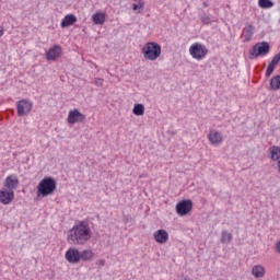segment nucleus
<instances>
[{
	"mask_svg": "<svg viewBox=\"0 0 280 280\" xmlns=\"http://www.w3.org/2000/svg\"><path fill=\"white\" fill-rule=\"evenodd\" d=\"M14 200V190H0V202L2 205H10Z\"/></svg>",
	"mask_w": 280,
	"mask_h": 280,
	"instance_id": "ddd939ff",
	"label": "nucleus"
},
{
	"mask_svg": "<svg viewBox=\"0 0 280 280\" xmlns=\"http://www.w3.org/2000/svg\"><path fill=\"white\" fill-rule=\"evenodd\" d=\"M86 119V116L80 113L79 109L70 110L68 114V124H82Z\"/></svg>",
	"mask_w": 280,
	"mask_h": 280,
	"instance_id": "6e6552de",
	"label": "nucleus"
},
{
	"mask_svg": "<svg viewBox=\"0 0 280 280\" xmlns=\"http://www.w3.org/2000/svg\"><path fill=\"white\" fill-rule=\"evenodd\" d=\"M69 264H80V249L70 247L65 255Z\"/></svg>",
	"mask_w": 280,
	"mask_h": 280,
	"instance_id": "1a4fd4ad",
	"label": "nucleus"
},
{
	"mask_svg": "<svg viewBox=\"0 0 280 280\" xmlns=\"http://www.w3.org/2000/svg\"><path fill=\"white\" fill-rule=\"evenodd\" d=\"M153 237L158 244H166L170 240V234L165 230H158L154 232Z\"/></svg>",
	"mask_w": 280,
	"mask_h": 280,
	"instance_id": "4468645a",
	"label": "nucleus"
},
{
	"mask_svg": "<svg viewBox=\"0 0 280 280\" xmlns=\"http://www.w3.org/2000/svg\"><path fill=\"white\" fill-rule=\"evenodd\" d=\"M200 19L203 25H209V23H211V18H209L207 14H202Z\"/></svg>",
	"mask_w": 280,
	"mask_h": 280,
	"instance_id": "a878e982",
	"label": "nucleus"
},
{
	"mask_svg": "<svg viewBox=\"0 0 280 280\" xmlns=\"http://www.w3.org/2000/svg\"><path fill=\"white\" fill-rule=\"evenodd\" d=\"M3 32H4L3 26H0V36H3Z\"/></svg>",
	"mask_w": 280,
	"mask_h": 280,
	"instance_id": "2f4dec72",
	"label": "nucleus"
},
{
	"mask_svg": "<svg viewBox=\"0 0 280 280\" xmlns=\"http://www.w3.org/2000/svg\"><path fill=\"white\" fill-rule=\"evenodd\" d=\"M252 275L256 278V279H261V277H264V275H266V269H264L262 266H255L252 269Z\"/></svg>",
	"mask_w": 280,
	"mask_h": 280,
	"instance_id": "6ab92c4d",
	"label": "nucleus"
},
{
	"mask_svg": "<svg viewBox=\"0 0 280 280\" xmlns=\"http://www.w3.org/2000/svg\"><path fill=\"white\" fill-rule=\"evenodd\" d=\"M32 102L28 100H21L16 103L18 115L19 117H23V115H27L32 112Z\"/></svg>",
	"mask_w": 280,
	"mask_h": 280,
	"instance_id": "0eeeda50",
	"label": "nucleus"
},
{
	"mask_svg": "<svg viewBox=\"0 0 280 280\" xmlns=\"http://www.w3.org/2000/svg\"><path fill=\"white\" fill-rule=\"evenodd\" d=\"M270 54V44L268 42H259L249 49L250 60L259 58V56H268Z\"/></svg>",
	"mask_w": 280,
	"mask_h": 280,
	"instance_id": "20e7f679",
	"label": "nucleus"
},
{
	"mask_svg": "<svg viewBox=\"0 0 280 280\" xmlns=\"http://www.w3.org/2000/svg\"><path fill=\"white\" fill-rule=\"evenodd\" d=\"M4 187L9 191H14L19 187V177L16 175H9L4 180Z\"/></svg>",
	"mask_w": 280,
	"mask_h": 280,
	"instance_id": "9b49d317",
	"label": "nucleus"
},
{
	"mask_svg": "<svg viewBox=\"0 0 280 280\" xmlns=\"http://www.w3.org/2000/svg\"><path fill=\"white\" fill-rule=\"evenodd\" d=\"M231 240H233V234L228 231H223L221 236L222 244H230Z\"/></svg>",
	"mask_w": 280,
	"mask_h": 280,
	"instance_id": "5701e85b",
	"label": "nucleus"
},
{
	"mask_svg": "<svg viewBox=\"0 0 280 280\" xmlns=\"http://www.w3.org/2000/svg\"><path fill=\"white\" fill-rule=\"evenodd\" d=\"M271 62L276 63V65H279L280 62V51L273 56Z\"/></svg>",
	"mask_w": 280,
	"mask_h": 280,
	"instance_id": "bb28decb",
	"label": "nucleus"
},
{
	"mask_svg": "<svg viewBox=\"0 0 280 280\" xmlns=\"http://www.w3.org/2000/svg\"><path fill=\"white\" fill-rule=\"evenodd\" d=\"M277 252L280 253V241L276 244Z\"/></svg>",
	"mask_w": 280,
	"mask_h": 280,
	"instance_id": "7c9ffc66",
	"label": "nucleus"
},
{
	"mask_svg": "<svg viewBox=\"0 0 280 280\" xmlns=\"http://www.w3.org/2000/svg\"><path fill=\"white\" fill-rule=\"evenodd\" d=\"M189 54L195 60H205L207 54H209V49H207L205 44L195 43L189 47Z\"/></svg>",
	"mask_w": 280,
	"mask_h": 280,
	"instance_id": "39448f33",
	"label": "nucleus"
},
{
	"mask_svg": "<svg viewBox=\"0 0 280 280\" xmlns=\"http://www.w3.org/2000/svg\"><path fill=\"white\" fill-rule=\"evenodd\" d=\"M92 21H93L94 25H104V22L106 21V14H104V13L93 14Z\"/></svg>",
	"mask_w": 280,
	"mask_h": 280,
	"instance_id": "f3484780",
	"label": "nucleus"
},
{
	"mask_svg": "<svg viewBox=\"0 0 280 280\" xmlns=\"http://www.w3.org/2000/svg\"><path fill=\"white\" fill-rule=\"evenodd\" d=\"M105 264H106V260L104 259L96 260V266L102 267V266H105Z\"/></svg>",
	"mask_w": 280,
	"mask_h": 280,
	"instance_id": "c85d7f7f",
	"label": "nucleus"
},
{
	"mask_svg": "<svg viewBox=\"0 0 280 280\" xmlns=\"http://www.w3.org/2000/svg\"><path fill=\"white\" fill-rule=\"evenodd\" d=\"M278 172L280 174V159L278 160Z\"/></svg>",
	"mask_w": 280,
	"mask_h": 280,
	"instance_id": "473e14b6",
	"label": "nucleus"
},
{
	"mask_svg": "<svg viewBox=\"0 0 280 280\" xmlns=\"http://www.w3.org/2000/svg\"><path fill=\"white\" fill-rule=\"evenodd\" d=\"M277 67V63H273V61H271L266 70V78H270V75H272V73L275 72V68Z\"/></svg>",
	"mask_w": 280,
	"mask_h": 280,
	"instance_id": "393cba45",
	"label": "nucleus"
},
{
	"mask_svg": "<svg viewBox=\"0 0 280 280\" xmlns=\"http://www.w3.org/2000/svg\"><path fill=\"white\" fill-rule=\"evenodd\" d=\"M141 8H143V5L141 3H139V4L133 3L132 10H141Z\"/></svg>",
	"mask_w": 280,
	"mask_h": 280,
	"instance_id": "c756f323",
	"label": "nucleus"
},
{
	"mask_svg": "<svg viewBox=\"0 0 280 280\" xmlns=\"http://www.w3.org/2000/svg\"><path fill=\"white\" fill-rule=\"evenodd\" d=\"M270 151V159L271 161H279L280 160V147L279 145H272L269 148Z\"/></svg>",
	"mask_w": 280,
	"mask_h": 280,
	"instance_id": "aec40b11",
	"label": "nucleus"
},
{
	"mask_svg": "<svg viewBox=\"0 0 280 280\" xmlns=\"http://www.w3.org/2000/svg\"><path fill=\"white\" fill-rule=\"evenodd\" d=\"M142 54L145 60H156L161 56V45L154 42H149L142 48Z\"/></svg>",
	"mask_w": 280,
	"mask_h": 280,
	"instance_id": "7ed1b4c3",
	"label": "nucleus"
},
{
	"mask_svg": "<svg viewBox=\"0 0 280 280\" xmlns=\"http://www.w3.org/2000/svg\"><path fill=\"white\" fill-rule=\"evenodd\" d=\"M255 30V26H253L252 24H247L244 28L245 32V38H250V36H253V32Z\"/></svg>",
	"mask_w": 280,
	"mask_h": 280,
	"instance_id": "b1692460",
	"label": "nucleus"
},
{
	"mask_svg": "<svg viewBox=\"0 0 280 280\" xmlns=\"http://www.w3.org/2000/svg\"><path fill=\"white\" fill-rule=\"evenodd\" d=\"M208 139L212 145H220L223 141L222 133L215 129L210 130Z\"/></svg>",
	"mask_w": 280,
	"mask_h": 280,
	"instance_id": "f8f14e48",
	"label": "nucleus"
},
{
	"mask_svg": "<svg viewBox=\"0 0 280 280\" xmlns=\"http://www.w3.org/2000/svg\"><path fill=\"white\" fill-rule=\"evenodd\" d=\"M269 91H280V75L272 77L269 83Z\"/></svg>",
	"mask_w": 280,
	"mask_h": 280,
	"instance_id": "dca6fc26",
	"label": "nucleus"
},
{
	"mask_svg": "<svg viewBox=\"0 0 280 280\" xmlns=\"http://www.w3.org/2000/svg\"><path fill=\"white\" fill-rule=\"evenodd\" d=\"M191 209H194V202L190 199L182 200L176 205V213L178 215H187Z\"/></svg>",
	"mask_w": 280,
	"mask_h": 280,
	"instance_id": "423d86ee",
	"label": "nucleus"
},
{
	"mask_svg": "<svg viewBox=\"0 0 280 280\" xmlns=\"http://www.w3.org/2000/svg\"><path fill=\"white\" fill-rule=\"evenodd\" d=\"M60 54H62V47L60 45H54L46 51V59L56 60V58H60Z\"/></svg>",
	"mask_w": 280,
	"mask_h": 280,
	"instance_id": "9d476101",
	"label": "nucleus"
},
{
	"mask_svg": "<svg viewBox=\"0 0 280 280\" xmlns=\"http://www.w3.org/2000/svg\"><path fill=\"white\" fill-rule=\"evenodd\" d=\"M133 115L141 117V115H145V106L143 104H136L132 109Z\"/></svg>",
	"mask_w": 280,
	"mask_h": 280,
	"instance_id": "412c9836",
	"label": "nucleus"
},
{
	"mask_svg": "<svg viewBox=\"0 0 280 280\" xmlns=\"http://www.w3.org/2000/svg\"><path fill=\"white\" fill-rule=\"evenodd\" d=\"M78 22V18L73 14H67L62 20H61V27H70V25H73L74 23Z\"/></svg>",
	"mask_w": 280,
	"mask_h": 280,
	"instance_id": "2eb2a0df",
	"label": "nucleus"
},
{
	"mask_svg": "<svg viewBox=\"0 0 280 280\" xmlns=\"http://www.w3.org/2000/svg\"><path fill=\"white\" fill-rule=\"evenodd\" d=\"M56 179L54 177H44L37 185V196L38 198H47V196H54L56 191Z\"/></svg>",
	"mask_w": 280,
	"mask_h": 280,
	"instance_id": "f03ea898",
	"label": "nucleus"
},
{
	"mask_svg": "<svg viewBox=\"0 0 280 280\" xmlns=\"http://www.w3.org/2000/svg\"><path fill=\"white\" fill-rule=\"evenodd\" d=\"M93 250L84 249L80 252V261H91L93 259Z\"/></svg>",
	"mask_w": 280,
	"mask_h": 280,
	"instance_id": "a211bd4d",
	"label": "nucleus"
},
{
	"mask_svg": "<svg viewBox=\"0 0 280 280\" xmlns=\"http://www.w3.org/2000/svg\"><path fill=\"white\" fill-rule=\"evenodd\" d=\"M91 237H93L91 226H89V223L81 221L78 225H74L68 232L67 240L69 244H74L75 246H84V244H86Z\"/></svg>",
	"mask_w": 280,
	"mask_h": 280,
	"instance_id": "f257e3e1",
	"label": "nucleus"
},
{
	"mask_svg": "<svg viewBox=\"0 0 280 280\" xmlns=\"http://www.w3.org/2000/svg\"><path fill=\"white\" fill-rule=\"evenodd\" d=\"M94 84H96V86H102L104 84V80L102 79H95L94 80Z\"/></svg>",
	"mask_w": 280,
	"mask_h": 280,
	"instance_id": "cd10ccee",
	"label": "nucleus"
},
{
	"mask_svg": "<svg viewBox=\"0 0 280 280\" xmlns=\"http://www.w3.org/2000/svg\"><path fill=\"white\" fill-rule=\"evenodd\" d=\"M258 5L264 10H268L275 5V2H272L271 0H258Z\"/></svg>",
	"mask_w": 280,
	"mask_h": 280,
	"instance_id": "4be33fe9",
	"label": "nucleus"
}]
</instances>
